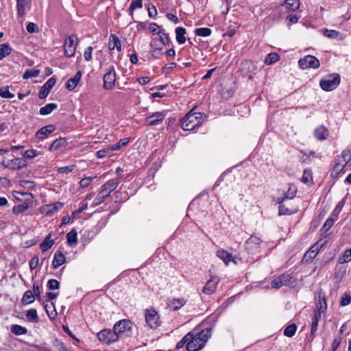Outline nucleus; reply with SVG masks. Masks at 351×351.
<instances>
[{"instance_id":"59","label":"nucleus","mask_w":351,"mask_h":351,"mask_svg":"<svg viewBox=\"0 0 351 351\" xmlns=\"http://www.w3.org/2000/svg\"><path fill=\"white\" fill-rule=\"evenodd\" d=\"M38 155V152L35 149H27L23 153V157L26 159H32Z\"/></svg>"},{"instance_id":"35","label":"nucleus","mask_w":351,"mask_h":351,"mask_svg":"<svg viewBox=\"0 0 351 351\" xmlns=\"http://www.w3.org/2000/svg\"><path fill=\"white\" fill-rule=\"evenodd\" d=\"M322 241V240L319 241L316 244H315L313 246H312L310 249V250L308 252V254L310 258H315L318 253L319 250L322 247L326 244L327 241H325L324 243L319 244V243Z\"/></svg>"},{"instance_id":"11","label":"nucleus","mask_w":351,"mask_h":351,"mask_svg":"<svg viewBox=\"0 0 351 351\" xmlns=\"http://www.w3.org/2000/svg\"><path fill=\"white\" fill-rule=\"evenodd\" d=\"M166 113L165 112H157L147 117L145 123L148 126H155L162 123L165 119Z\"/></svg>"},{"instance_id":"45","label":"nucleus","mask_w":351,"mask_h":351,"mask_svg":"<svg viewBox=\"0 0 351 351\" xmlns=\"http://www.w3.org/2000/svg\"><path fill=\"white\" fill-rule=\"evenodd\" d=\"M313 180L312 171L310 169H306L303 172L301 178V181L304 184H308Z\"/></svg>"},{"instance_id":"7","label":"nucleus","mask_w":351,"mask_h":351,"mask_svg":"<svg viewBox=\"0 0 351 351\" xmlns=\"http://www.w3.org/2000/svg\"><path fill=\"white\" fill-rule=\"evenodd\" d=\"M145 321L147 324L153 329L157 328L161 324L158 313L153 308L146 310Z\"/></svg>"},{"instance_id":"4","label":"nucleus","mask_w":351,"mask_h":351,"mask_svg":"<svg viewBox=\"0 0 351 351\" xmlns=\"http://www.w3.org/2000/svg\"><path fill=\"white\" fill-rule=\"evenodd\" d=\"M340 81V75L338 73H332L322 79L319 85L324 90L331 91L339 85Z\"/></svg>"},{"instance_id":"13","label":"nucleus","mask_w":351,"mask_h":351,"mask_svg":"<svg viewBox=\"0 0 351 351\" xmlns=\"http://www.w3.org/2000/svg\"><path fill=\"white\" fill-rule=\"evenodd\" d=\"M219 282V279L218 278V277H212L210 280H208L206 282V285L203 287L202 292L208 295L213 293L217 289V286Z\"/></svg>"},{"instance_id":"48","label":"nucleus","mask_w":351,"mask_h":351,"mask_svg":"<svg viewBox=\"0 0 351 351\" xmlns=\"http://www.w3.org/2000/svg\"><path fill=\"white\" fill-rule=\"evenodd\" d=\"M296 193V188L294 186H290L287 192L284 194V196L281 199L282 201L288 199H293L295 196Z\"/></svg>"},{"instance_id":"25","label":"nucleus","mask_w":351,"mask_h":351,"mask_svg":"<svg viewBox=\"0 0 351 351\" xmlns=\"http://www.w3.org/2000/svg\"><path fill=\"white\" fill-rule=\"evenodd\" d=\"M186 29L184 27H178L176 28V40L180 45L184 44L186 42Z\"/></svg>"},{"instance_id":"40","label":"nucleus","mask_w":351,"mask_h":351,"mask_svg":"<svg viewBox=\"0 0 351 351\" xmlns=\"http://www.w3.org/2000/svg\"><path fill=\"white\" fill-rule=\"evenodd\" d=\"M130 142L129 138H124L121 139L118 143L112 145L110 148L111 151L119 150L122 147L126 146Z\"/></svg>"},{"instance_id":"5","label":"nucleus","mask_w":351,"mask_h":351,"mask_svg":"<svg viewBox=\"0 0 351 351\" xmlns=\"http://www.w3.org/2000/svg\"><path fill=\"white\" fill-rule=\"evenodd\" d=\"M97 336L100 342L107 345H110L119 340V337L115 333L114 329L101 330L97 333Z\"/></svg>"},{"instance_id":"46","label":"nucleus","mask_w":351,"mask_h":351,"mask_svg":"<svg viewBox=\"0 0 351 351\" xmlns=\"http://www.w3.org/2000/svg\"><path fill=\"white\" fill-rule=\"evenodd\" d=\"M195 33L196 36L206 37L211 34L212 31L210 28L208 27H199L195 29Z\"/></svg>"},{"instance_id":"44","label":"nucleus","mask_w":351,"mask_h":351,"mask_svg":"<svg viewBox=\"0 0 351 351\" xmlns=\"http://www.w3.org/2000/svg\"><path fill=\"white\" fill-rule=\"evenodd\" d=\"M29 208V204L27 202H23V204L14 206L12 208V213L14 214L18 215L23 212L27 210Z\"/></svg>"},{"instance_id":"38","label":"nucleus","mask_w":351,"mask_h":351,"mask_svg":"<svg viewBox=\"0 0 351 351\" xmlns=\"http://www.w3.org/2000/svg\"><path fill=\"white\" fill-rule=\"evenodd\" d=\"M12 48L8 44L3 43L0 45V60H3L5 56L10 54Z\"/></svg>"},{"instance_id":"53","label":"nucleus","mask_w":351,"mask_h":351,"mask_svg":"<svg viewBox=\"0 0 351 351\" xmlns=\"http://www.w3.org/2000/svg\"><path fill=\"white\" fill-rule=\"evenodd\" d=\"M335 223V219L332 217H329L326 219L322 227L321 228V231L323 232H328L330 228L333 226Z\"/></svg>"},{"instance_id":"64","label":"nucleus","mask_w":351,"mask_h":351,"mask_svg":"<svg viewBox=\"0 0 351 351\" xmlns=\"http://www.w3.org/2000/svg\"><path fill=\"white\" fill-rule=\"evenodd\" d=\"M20 184L21 186L27 189H32L35 186L34 182L30 180H22L20 182Z\"/></svg>"},{"instance_id":"57","label":"nucleus","mask_w":351,"mask_h":351,"mask_svg":"<svg viewBox=\"0 0 351 351\" xmlns=\"http://www.w3.org/2000/svg\"><path fill=\"white\" fill-rule=\"evenodd\" d=\"M344 204H345V199H343L337 204L335 208L332 211V215L335 216L336 219L337 218L339 213L341 211Z\"/></svg>"},{"instance_id":"8","label":"nucleus","mask_w":351,"mask_h":351,"mask_svg":"<svg viewBox=\"0 0 351 351\" xmlns=\"http://www.w3.org/2000/svg\"><path fill=\"white\" fill-rule=\"evenodd\" d=\"M299 66L302 69H317L319 66V60L313 56L308 55L298 61Z\"/></svg>"},{"instance_id":"58","label":"nucleus","mask_w":351,"mask_h":351,"mask_svg":"<svg viewBox=\"0 0 351 351\" xmlns=\"http://www.w3.org/2000/svg\"><path fill=\"white\" fill-rule=\"evenodd\" d=\"M47 287L50 290H56L60 288V283L56 279H50L48 280Z\"/></svg>"},{"instance_id":"22","label":"nucleus","mask_w":351,"mask_h":351,"mask_svg":"<svg viewBox=\"0 0 351 351\" xmlns=\"http://www.w3.org/2000/svg\"><path fill=\"white\" fill-rule=\"evenodd\" d=\"M261 243L260 238L256 236H251L246 241V248L249 250H254L258 247Z\"/></svg>"},{"instance_id":"17","label":"nucleus","mask_w":351,"mask_h":351,"mask_svg":"<svg viewBox=\"0 0 351 351\" xmlns=\"http://www.w3.org/2000/svg\"><path fill=\"white\" fill-rule=\"evenodd\" d=\"M186 304V300L184 298H173L169 299L167 306L173 311L180 309Z\"/></svg>"},{"instance_id":"14","label":"nucleus","mask_w":351,"mask_h":351,"mask_svg":"<svg viewBox=\"0 0 351 351\" xmlns=\"http://www.w3.org/2000/svg\"><path fill=\"white\" fill-rule=\"evenodd\" d=\"M56 128L53 125H48L40 128L36 133V137L39 140H44L51 133L55 130Z\"/></svg>"},{"instance_id":"60","label":"nucleus","mask_w":351,"mask_h":351,"mask_svg":"<svg viewBox=\"0 0 351 351\" xmlns=\"http://www.w3.org/2000/svg\"><path fill=\"white\" fill-rule=\"evenodd\" d=\"M189 338H190V335L188 333L176 344V349L180 350L183 348L185 345L187 346V343H189Z\"/></svg>"},{"instance_id":"19","label":"nucleus","mask_w":351,"mask_h":351,"mask_svg":"<svg viewBox=\"0 0 351 351\" xmlns=\"http://www.w3.org/2000/svg\"><path fill=\"white\" fill-rule=\"evenodd\" d=\"M108 49L112 51L117 49V51H121V43L119 38L115 34H111L109 36Z\"/></svg>"},{"instance_id":"62","label":"nucleus","mask_w":351,"mask_h":351,"mask_svg":"<svg viewBox=\"0 0 351 351\" xmlns=\"http://www.w3.org/2000/svg\"><path fill=\"white\" fill-rule=\"evenodd\" d=\"M32 289L33 294L35 297V299H36L38 301H41L40 288L37 282H34Z\"/></svg>"},{"instance_id":"34","label":"nucleus","mask_w":351,"mask_h":351,"mask_svg":"<svg viewBox=\"0 0 351 351\" xmlns=\"http://www.w3.org/2000/svg\"><path fill=\"white\" fill-rule=\"evenodd\" d=\"M35 300V297L33 292L30 290L26 291L22 298V303L24 305L32 304Z\"/></svg>"},{"instance_id":"36","label":"nucleus","mask_w":351,"mask_h":351,"mask_svg":"<svg viewBox=\"0 0 351 351\" xmlns=\"http://www.w3.org/2000/svg\"><path fill=\"white\" fill-rule=\"evenodd\" d=\"M17 161V158H15L7 161H3L1 164L5 168H8L11 170H19V167L18 165Z\"/></svg>"},{"instance_id":"30","label":"nucleus","mask_w":351,"mask_h":351,"mask_svg":"<svg viewBox=\"0 0 351 351\" xmlns=\"http://www.w3.org/2000/svg\"><path fill=\"white\" fill-rule=\"evenodd\" d=\"M217 256L221 259L226 265H228L232 260V255L223 250H219L217 252Z\"/></svg>"},{"instance_id":"37","label":"nucleus","mask_w":351,"mask_h":351,"mask_svg":"<svg viewBox=\"0 0 351 351\" xmlns=\"http://www.w3.org/2000/svg\"><path fill=\"white\" fill-rule=\"evenodd\" d=\"M10 330L16 335H25L27 332V329L26 328L18 324L11 326Z\"/></svg>"},{"instance_id":"26","label":"nucleus","mask_w":351,"mask_h":351,"mask_svg":"<svg viewBox=\"0 0 351 351\" xmlns=\"http://www.w3.org/2000/svg\"><path fill=\"white\" fill-rule=\"evenodd\" d=\"M346 165L345 162H342L340 161V159H338L334 166L331 175L333 177H337L341 173L344 172Z\"/></svg>"},{"instance_id":"2","label":"nucleus","mask_w":351,"mask_h":351,"mask_svg":"<svg viewBox=\"0 0 351 351\" xmlns=\"http://www.w3.org/2000/svg\"><path fill=\"white\" fill-rule=\"evenodd\" d=\"M206 120V116L202 112L190 110L181 120L180 126L186 131H191L200 126Z\"/></svg>"},{"instance_id":"9","label":"nucleus","mask_w":351,"mask_h":351,"mask_svg":"<svg viewBox=\"0 0 351 351\" xmlns=\"http://www.w3.org/2000/svg\"><path fill=\"white\" fill-rule=\"evenodd\" d=\"M120 178H113L108 180L101 186L100 191L108 197L110 193L117 188L120 183Z\"/></svg>"},{"instance_id":"28","label":"nucleus","mask_w":351,"mask_h":351,"mask_svg":"<svg viewBox=\"0 0 351 351\" xmlns=\"http://www.w3.org/2000/svg\"><path fill=\"white\" fill-rule=\"evenodd\" d=\"M26 317L29 322L38 323L39 322L37 311L35 308L27 310L26 312Z\"/></svg>"},{"instance_id":"16","label":"nucleus","mask_w":351,"mask_h":351,"mask_svg":"<svg viewBox=\"0 0 351 351\" xmlns=\"http://www.w3.org/2000/svg\"><path fill=\"white\" fill-rule=\"evenodd\" d=\"M32 0H16L17 14L23 17L25 14L27 8H30Z\"/></svg>"},{"instance_id":"21","label":"nucleus","mask_w":351,"mask_h":351,"mask_svg":"<svg viewBox=\"0 0 351 351\" xmlns=\"http://www.w3.org/2000/svg\"><path fill=\"white\" fill-rule=\"evenodd\" d=\"M64 204L60 202H56L53 204L47 205L45 208L46 215L51 216L62 208Z\"/></svg>"},{"instance_id":"47","label":"nucleus","mask_w":351,"mask_h":351,"mask_svg":"<svg viewBox=\"0 0 351 351\" xmlns=\"http://www.w3.org/2000/svg\"><path fill=\"white\" fill-rule=\"evenodd\" d=\"M340 161L346 165L351 160V148L343 150L340 156Z\"/></svg>"},{"instance_id":"50","label":"nucleus","mask_w":351,"mask_h":351,"mask_svg":"<svg viewBox=\"0 0 351 351\" xmlns=\"http://www.w3.org/2000/svg\"><path fill=\"white\" fill-rule=\"evenodd\" d=\"M158 35L159 38H156L158 40V43L160 42L162 44V45H167L169 44V36L164 29H162V31L160 33H158Z\"/></svg>"},{"instance_id":"41","label":"nucleus","mask_w":351,"mask_h":351,"mask_svg":"<svg viewBox=\"0 0 351 351\" xmlns=\"http://www.w3.org/2000/svg\"><path fill=\"white\" fill-rule=\"evenodd\" d=\"M283 286L291 285L294 280L291 274L285 273L280 276Z\"/></svg>"},{"instance_id":"23","label":"nucleus","mask_w":351,"mask_h":351,"mask_svg":"<svg viewBox=\"0 0 351 351\" xmlns=\"http://www.w3.org/2000/svg\"><path fill=\"white\" fill-rule=\"evenodd\" d=\"M67 243L71 247H75L77 244V233L76 230L72 229L66 234Z\"/></svg>"},{"instance_id":"49","label":"nucleus","mask_w":351,"mask_h":351,"mask_svg":"<svg viewBox=\"0 0 351 351\" xmlns=\"http://www.w3.org/2000/svg\"><path fill=\"white\" fill-rule=\"evenodd\" d=\"M296 330H297L296 325L295 324H291L285 328L284 335L286 337H291L295 335Z\"/></svg>"},{"instance_id":"12","label":"nucleus","mask_w":351,"mask_h":351,"mask_svg":"<svg viewBox=\"0 0 351 351\" xmlns=\"http://www.w3.org/2000/svg\"><path fill=\"white\" fill-rule=\"evenodd\" d=\"M56 82V79L54 77H52L49 78L47 82L41 86L39 93H38V97L40 99H45L46 98L51 88L54 86Z\"/></svg>"},{"instance_id":"43","label":"nucleus","mask_w":351,"mask_h":351,"mask_svg":"<svg viewBox=\"0 0 351 351\" xmlns=\"http://www.w3.org/2000/svg\"><path fill=\"white\" fill-rule=\"evenodd\" d=\"M143 7L142 0H131V3L129 8L130 14L133 15L134 11L136 9H139Z\"/></svg>"},{"instance_id":"55","label":"nucleus","mask_w":351,"mask_h":351,"mask_svg":"<svg viewBox=\"0 0 351 351\" xmlns=\"http://www.w3.org/2000/svg\"><path fill=\"white\" fill-rule=\"evenodd\" d=\"M106 198L107 197L105 195H104V193L101 191H99L96 197L93 200V206H96L101 204L106 200Z\"/></svg>"},{"instance_id":"52","label":"nucleus","mask_w":351,"mask_h":351,"mask_svg":"<svg viewBox=\"0 0 351 351\" xmlns=\"http://www.w3.org/2000/svg\"><path fill=\"white\" fill-rule=\"evenodd\" d=\"M285 3L288 6L289 10L295 11L300 7L299 0H285Z\"/></svg>"},{"instance_id":"31","label":"nucleus","mask_w":351,"mask_h":351,"mask_svg":"<svg viewBox=\"0 0 351 351\" xmlns=\"http://www.w3.org/2000/svg\"><path fill=\"white\" fill-rule=\"evenodd\" d=\"M316 310L319 313H325L327 309V303L324 296L319 295L318 302L316 303Z\"/></svg>"},{"instance_id":"54","label":"nucleus","mask_w":351,"mask_h":351,"mask_svg":"<svg viewBox=\"0 0 351 351\" xmlns=\"http://www.w3.org/2000/svg\"><path fill=\"white\" fill-rule=\"evenodd\" d=\"M0 96L2 98L12 99L14 95L9 91L8 86L0 88Z\"/></svg>"},{"instance_id":"32","label":"nucleus","mask_w":351,"mask_h":351,"mask_svg":"<svg viewBox=\"0 0 351 351\" xmlns=\"http://www.w3.org/2000/svg\"><path fill=\"white\" fill-rule=\"evenodd\" d=\"M58 108V105L55 103H50L47 104L46 106L40 108L39 110V113L41 115H48L53 110H56Z\"/></svg>"},{"instance_id":"42","label":"nucleus","mask_w":351,"mask_h":351,"mask_svg":"<svg viewBox=\"0 0 351 351\" xmlns=\"http://www.w3.org/2000/svg\"><path fill=\"white\" fill-rule=\"evenodd\" d=\"M280 59L278 53L272 52L269 53L265 60V63L268 65H271L276 62Z\"/></svg>"},{"instance_id":"33","label":"nucleus","mask_w":351,"mask_h":351,"mask_svg":"<svg viewBox=\"0 0 351 351\" xmlns=\"http://www.w3.org/2000/svg\"><path fill=\"white\" fill-rule=\"evenodd\" d=\"M53 243L54 241L51 239V234H49L42 241L40 245V247L43 252H46L53 246Z\"/></svg>"},{"instance_id":"39","label":"nucleus","mask_w":351,"mask_h":351,"mask_svg":"<svg viewBox=\"0 0 351 351\" xmlns=\"http://www.w3.org/2000/svg\"><path fill=\"white\" fill-rule=\"evenodd\" d=\"M40 73L39 69H27L23 75L24 80H27L32 77H37Z\"/></svg>"},{"instance_id":"18","label":"nucleus","mask_w":351,"mask_h":351,"mask_svg":"<svg viewBox=\"0 0 351 351\" xmlns=\"http://www.w3.org/2000/svg\"><path fill=\"white\" fill-rule=\"evenodd\" d=\"M66 261V257L64 254L61 251H57L53 257V260L52 261V267L53 269H57L62 265H63Z\"/></svg>"},{"instance_id":"29","label":"nucleus","mask_w":351,"mask_h":351,"mask_svg":"<svg viewBox=\"0 0 351 351\" xmlns=\"http://www.w3.org/2000/svg\"><path fill=\"white\" fill-rule=\"evenodd\" d=\"M66 144V140L65 138H59L53 141L50 147H49V150L50 152H53L57 149L59 147H62L65 146Z\"/></svg>"},{"instance_id":"1","label":"nucleus","mask_w":351,"mask_h":351,"mask_svg":"<svg viewBox=\"0 0 351 351\" xmlns=\"http://www.w3.org/2000/svg\"><path fill=\"white\" fill-rule=\"evenodd\" d=\"M190 335L186 350L188 351H198L202 349L211 335V328H206L201 331L193 330L188 332Z\"/></svg>"},{"instance_id":"63","label":"nucleus","mask_w":351,"mask_h":351,"mask_svg":"<svg viewBox=\"0 0 351 351\" xmlns=\"http://www.w3.org/2000/svg\"><path fill=\"white\" fill-rule=\"evenodd\" d=\"M341 339L340 337H335V339H333V341L332 342L331 348H330V351H336L341 343Z\"/></svg>"},{"instance_id":"6","label":"nucleus","mask_w":351,"mask_h":351,"mask_svg":"<svg viewBox=\"0 0 351 351\" xmlns=\"http://www.w3.org/2000/svg\"><path fill=\"white\" fill-rule=\"evenodd\" d=\"M78 38L76 35L72 34L64 41V54L68 58L74 56L77 46L78 45Z\"/></svg>"},{"instance_id":"15","label":"nucleus","mask_w":351,"mask_h":351,"mask_svg":"<svg viewBox=\"0 0 351 351\" xmlns=\"http://www.w3.org/2000/svg\"><path fill=\"white\" fill-rule=\"evenodd\" d=\"M82 75V71H78L73 77H71L69 80H68L65 85L66 88L69 90H73L80 82Z\"/></svg>"},{"instance_id":"61","label":"nucleus","mask_w":351,"mask_h":351,"mask_svg":"<svg viewBox=\"0 0 351 351\" xmlns=\"http://www.w3.org/2000/svg\"><path fill=\"white\" fill-rule=\"evenodd\" d=\"M351 302V295L348 293H344L340 300V305L341 306H346L350 304Z\"/></svg>"},{"instance_id":"20","label":"nucleus","mask_w":351,"mask_h":351,"mask_svg":"<svg viewBox=\"0 0 351 351\" xmlns=\"http://www.w3.org/2000/svg\"><path fill=\"white\" fill-rule=\"evenodd\" d=\"M328 135V130L324 125L319 126L314 131V136L318 141L326 139Z\"/></svg>"},{"instance_id":"27","label":"nucleus","mask_w":351,"mask_h":351,"mask_svg":"<svg viewBox=\"0 0 351 351\" xmlns=\"http://www.w3.org/2000/svg\"><path fill=\"white\" fill-rule=\"evenodd\" d=\"M151 46L154 47L152 51V56L156 59L160 58L162 55L161 50L162 47L159 46L158 40L156 39H152Z\"/></svg>"},{"instance_id":"51","label":"nucleus","mask_w":351,"mask_h":351,"mask_svg":"<svg viewBox=\"0 0 351 351\" xmlns=\"http://www.w3.org/2000/svg\"><path fill=\"white\" fill-rule=\"evenodd\" d=\"M318 322L316 319H312L311 324V334L309 336V340L313 341L315 337V334L317 330Z\"/></svg>"},{"instance_id":"3","label":"nucleus","mask_w":351,"mask_h":351,"mask_svg":"<svg viewBox=\"0 0 351 351\" xmlns=\"http://www.w3.org/2000/svg\"><path fill=\"white\" fill-rule=\"evenodd\" d=\"M132 323L130 320L123 319L117 323L113 326L115 333L119 338H124L131 336Z\"/></svg>"},{"instance_id":"24","label":"nucleus","mask_w":351,"mask_h":351,"mask_svg":"<svg viewBox=\"0 0 351 351\" xmlns=\"http://www.w3.org/2000/svg\"><path fill=\"white\" fill-rule=\"evenodd\" d=\"M282 199H278V203L279 204L278 206V215H291L296 213V210H291L287 208L284 204Z\"/></svg>"},{"instance_id":"56","label":"nucleus","mask_w":351,"mask_h":351,"mask_svg":"<svg viewBox=\"0 0 351 351\" xmlns=\"http://www.w3.org/2000/svg\"><path fill=\"white\" fill-rule=\"evenodd\" d=\"M95 177H86L80 181V186L82 189L87 188L91 184Z\"/></svg>"},{"instance_id":"10","label":"nucleus","mask_w":351,"mask_h":351,"mask_svg":"<svg viewBox=\"0 0 351 351\" xmlns=\"http://www.w3.org/2000/svg\"><path fill=\"white\" fill-rule=\"evenodd\" d=\"M116 73L114 66H111L109 71L104 75V88L110 90L114 86Z\"/></svg>"}]
</instances>
